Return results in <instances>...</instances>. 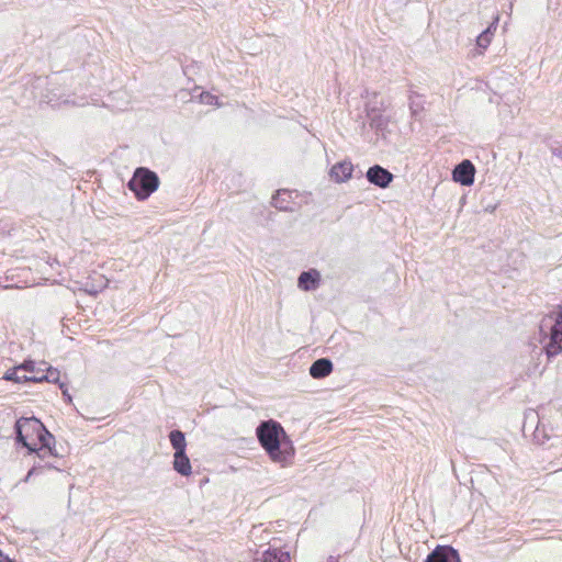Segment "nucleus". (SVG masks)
<instances>
[{
	"label": "nucleus",
	"instance_id": "nucleus-12",
	"mask_svg": "<svg viewBox=\"0 0 562 562\" xmlns=\"http://www.w3.org/2000/svg\"><path fill=\"white\" fill-rule=\"evenodd\" d=\"M41 366L46 367V363L43 362ZM25 380H31L32 382H53V383H59V371L53 368H45V372L41 375H30L24 376Z\"/></svg>",
	"mask_w": 562,
	"mask_h": 562
},
{
	"label": "nucleus",
	"instance_id": "nucleus-5",
	"mask_svg": "<svg viewBox=\"0 0 562 562\" xmlns=\"http://www.w3.org/2000/svg\"><path fill=\"white\" fill-rule=\"evenodd\" d=\"M474 165L465 159L458 164L452 171V179L462 186H471L474 182Z\"/></svg>",
	"mask_w": 562,
	"mask_h": 562
},
{
	"label": "nucleus",
	"instance_id": "nucleus-19",
	"mask_svg": "<svg viewBox=\"0 0 562 562\" xmlns=\"http://www.w3.org/2000/svg\"><path fill=\"white\" fill-rule=\"evenodd\" d=\"M25 448L27 449L29 453H36L40 459H44L49 454L47 448H37L36 445L29 443V447Z\"/></svg>",
	"mask_w": 562,
	"mask_h": 562
},
{
	"label": "nucleus",
	"instance_id": "nucleus-27",
	"mask_svg": "<svg viewBox=\"0 0 562 562\" xmlns=\"http://www.w3.org/2000/svg\"><path fill=\"white\" fill-rule=\"evenodd\" d=\"M9 562H14V561H12V560H10V559H9Z\"/></svg>",
	"mask_w": 562,
	"mask_h": 562
},
{
	"label": "nucleus",
	"instance_id": "nucleus-2",
	"mask_svg": "<svg viewBox=\"0 0 562 562\" xmlns=\"http://www.w3.org/2000/svg\"><path fill=\"white\" fill-rule=\"evenodd\" d=\"M33 431L37 434V439L41 442V448H47L49 456L57 457L55 449V437L44 427V425L36 418L22 417L15 422L14 432L18 443L23 447H29V432Z\"/></svg>",
	"mask_w": 562,
	"mask_h": 562
},
{
	"label": "nucleus",
	"instance_id": "nucleus-8",
	"mask_svg": "<svg viewBox=\"0 0 562 562\" xmlns=\"http://www.w3.org/2000/svg\"><path fill=\"white\" fill-rule=\"evenodd\" d=\"M321 283V273L316 269L301 272L297 279V286L303 291H313Z\"/></svg>",
	"mask_w": 562,
	"mask_h": 562
},
{
	"label": "nucleus",
	"instance_id": "nucleus-7",
	"mask_svg": "<svg viewBox=\"0 0 562 562\" xmlns=\"http://www.w3.org/2000/svg\"><path fill=\"white\" fill-rule=\"evenodd\" d=\"M425 562H461L459 553L450 546H438L434 549Z\"/></svg>",
	"mask_w": 562,
	"mask_h": 562
},
{
	"label": "nucleus",
	"instance_id": "nucleus-13",
	"mask_svg": "<svg viewBox=\"0 0 562 562\" xmlns=\"http://www.w3.org/2000/svg\"><path fill=\"white\" fill-rule=\"evenodd\" d=\"M263 562H291V558L286 551L268 549L263 552Z\"/></svg>",
	"mask_w": 562,
	"mask_h": 562
},
{
	"label": "nucleus",
	"instance_id": "nucleus-26",
	"mask_svg": "<svg viewBox=\"0 0 562 562\" xmlns=\"http://www.w3.org/2000/svg\"><path fill=\"white\" fill-rule=\"evenodd\" d=\"M337 560H338V559H337V558H335V557H329L328 562H337Z\"/></svg>",
	"mask_w": 562,
	"mask_h": 562
},
{
	"label": "nucleus",
	"instance_id": "nucleus-25",
	"mask_svg": "<svg viewBox=\"0 0 562 562\" xmlns=\"http://www.w3.org/2000/svg\"><path fill=\"white\" fill-rule=\"evenodd\" d=\"M486 211L493 212L495 210V206L488 205L485 207Z\"/></svg>",
	"mask_w": 562,
	"mask_h": 562
},
{
	"label": "nucleus",
	"instance_id": "nucleus-16",
	"mask_svg": "<svg viewBox=\"0 0 562 562\" xmlns=\"http://www.w3.org/2000/svg\"><path fill=\"white\" fill-rule=\"evenodd\" d=\"M20 371H23V370L19 369V367L10 369V370H8L4 373L3 379L7 380V381H13V382H16V383L32 382L31 380H25L24 379V376H26L25 374H23V375L19 374Z\"/></svg>",
	"mask_w": 562,
	"mask_h": 562
},
{
	"label": "nucleus",
	"instance_id": "nucleus-15",
	"mask_svg": "<svg viewBox=\"0 0 562 562\" xmlns=\"http://www.w3.org/2000/svg\"><path fill=\"white\" fill-rule=\"evenodd\" d=\"M169 440L171 443V447L175 449V452H183L187 448V441L184 432L181 430L175 429L171 430L169 434Z\"/></svg>",
	"mask_w": 562,
	"mask_h": 562
},
{
	"label": "nucleus",
	"instance_id": "nucleus-21",
	"mask_svg": "<svg viewBox=\"0 0 562 562\" xmlns=\"http://www.w3.org/2000/svg\"><path fill=\"white\" fill-rule=\"evenodd\" d=\"M37 471V467L34 465L33 468H31L27 472V474L25 475V477L22 480L24 483L29 482L30 479L36 473Z\"/></svg>",
	"mask_w": 562,
	"mask_h": 562
},
{
	"label": "nucleus",
	"instance_id": "nucleus-18",
	"mask_svg": "<svg viewBox=\"0 0 562 562\" xmlns=\"http://www.w3.org/2000/svg\"><path fill=\"white\" fill-rule=\"evenodd\" d=\"M492 35L493 34L491 33V27H487L485 31H483L477 36V38H476L477 46L485 49L491 43Z\"/></svg>",
	"mask_w": 562,
	"mask_h": 562
},
{
	"label": "nucleus",
	"instance_id": "nucleus-1",
	"mask_svg": "<svg viewBox=\"0 0 562 562\" xmlns=\"http://www.w3.org/2000/svg\"><path fill=\"white\" fill-rule=\"evenodd\" d=\"M256 432L261 447L273 462L285 464L293 458L295 451L292 441L278 422H262Z\"/></svg>",
	"mask_w": 562,
	"mask_h": 562
},
{
	"label": "nucleus",
	"instance_id": "nucleus-4",
	"mask_svg": "<svg viewBox=\"0 0 562 562\" xmlns=\"http://www.w3.org/2000/svg\"><path fill=\"white\" fill-rule=\"evenodd\" d=\"M159 177L146 167H138L127 187L139 201L148 199L159 187Z\"/></svg>",
	"mask_w": 562,
	"mask_h": 562
},
{
	"label": "nucleus",
	"instance_id": "nucleus-14",
	"mask_svg": "<svg viewBox=\"0 0 562 562\" xmlns=\"http://www.w3.org/2000/svg\"><path fill=\"white\" fill-rule=\"evenodd\" d=\"M290 193L285 190L278 191L276 195L272 198V204L276 209L280 211H290L293 212L294 209L292 207L290 201L286 198H290Z\"/></svg>",
	"mask_w": 562,
	"mask_h": 562
},
{
	"label": "nucleus",
	"instance_id": "nucleus-17",
	"mask_svg": "<svg viewBox=\"0 0 562 562\" xmlns=\"http://www.w3.org/2000/svg\"><path fill=\"white\" fill-rule=\"evenodd\" d=\"M19 369L31 373V375H41L45 372V368H36L35 362L32 360L24 361L19 366Z\"/></svg>",
	"mask_w": 562,
	"mask_h": 562
},
{
	"label": "nucleus",
	"instance_id": "nucleus-10",
	"mask_svg": "<svg viewBox=\"0 0 562 562\" xmlns=\"http://www.w3.org/2000/svg\"><path fill=\"white\" fill-rule=\"evenodd\" d=\"M333 372V362L327 358L315 360L310 367V374L314 379H324Z\"/></svg>",
	"mask_w": 562,
	"mask_h": 562
},
{
	"label": "nucleus",
	"instance_id": "nucleus-22",
	"mask_svg": "<svg viewBox=\"0 0 562 562\" xmlns=\"http://www.w3.org/2000/svg\"><path fill=\"white\" fill-rule=\"evenodd\" d=\"M552 154L557 157H561L562 158V149H559V148H555L552 150Z\"/></svg>",
	"mask_w": 562,
	"mask_h": 562
},
{
	"label": "nucleus",
	"instance_id": "nucleus-11",
	"mask_svg": "<svg viewBox=\"0 0 562 562\" xmlns=\"http://www.w3.org/2000/svg\"><path fill=\"white\" fill-rule=\"evenodd\" d=\"M173 469L183 476H188L191 474V463L186 451L175 452Z\"/></svg>",
	"mask_w": 562,
	"mask_h": 562
},
{
	"label": "nucleus",
	"instance_id": "nucleus-24",
	"mask_svg": "<svg viewBox=\"0 0 562 562\" xmlns=\"http://www.w3.org/2000/svg\"><path fill=\"white\" fill-rule=\"evenodd\" d=\"M0 562H9V558L0 551Z\"/></svg>",
	"mask_w": 562,
	"mask_h": 562
},
{
	"label": "nucleus",
	"instance_id": "nucleus-6",
	"mask_svg": "<svg viewBox=\"0 0 562 562\" xmlns=\"http://www.w3.org/2000/svg\"><path fill=\"white\" fill-rule=\"evenodd\" d=\"M368 181L379 188H387L394 176L380 165L370 167L366 173Z\"/></svg>",
	"mask_w": 562,
	"mask_h": 562
},
{
	"label": "nucleus",
	"instance_id": "nucleus-3",
	"mask_svg": "<svg viewBox=\"0 0 562 562\" xmlns=\"http://www.w3.org/2000/svg\"><path fill=\"white\" fill-rule=\"evenodd\" d=\"M540 335L548 338L544 344V351L548 359H551L562 351V308L558 306L557 310L546 315L539 326Z\"/></svg>",
	"mask_w": 562,
	"mask_h": 562
},
{
	"label": "nucleus",
	"instance_id": "nucleus-20",
	"mask_svg": "<svg viewBox=\"0 0 562 562\" xmlns=\"http://www.w3.org/2000/svg\"><path fill=\"white\" fill-rule=\"evenodd\" d=\"M201 101L205 104H217V97L209 93V92H203L201 94Z\"/></svg>",
	"mask_w": 562,
	"mask_h": 562
},
{
	"label": "nucleus",
	"instance_id": "nucleus-23",
	"mask_svg": "<svg viewBox=\"0 0 562 562\" xmlns=\"http://www.w3.org/2000/svg\"><path fill=\"white\" fill-rule=\"evenodd\" d=\"M59 387L63 390V394L70 400V395L67 393V389H64V383H59Z\"/></svg>",
	"mask_w": 562,
	"mask_h": 562
},
{
	"label": "nucleus",
	"instance_id": "nucleus-9",
	"mask_svg": "<svg viewBox=\"0 0 562 562\" xmlns=\"http://www.w3.org/2000/svg\"><path fill=\"white\" fill-rule=\"evenodd\" d=\"M353 166L350 161L344 160L335 164L329 172L333 180L338 183L346 182L352 176Z\"/></svg>",
	"mask_w": 562,
	"mask_h": 562
}]
</instances>
